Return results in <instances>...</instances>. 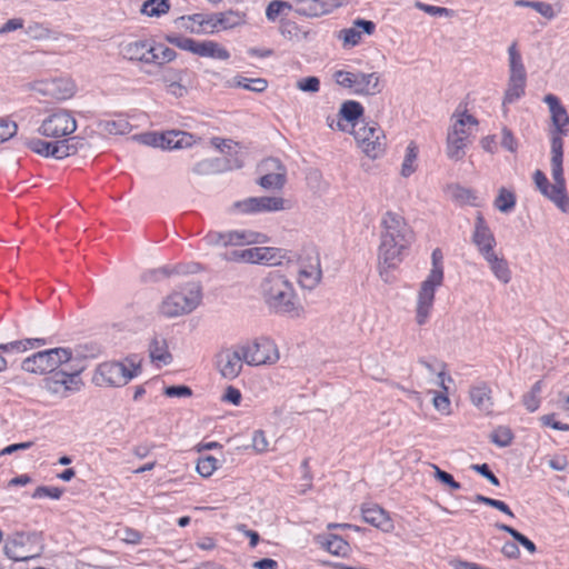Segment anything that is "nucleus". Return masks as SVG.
Masks as SVG:
<instances>
[{"label":"nucleus","instance_id":"1","mask_svg":"<svg viewBox=\"0 0 569 569\" xmlns=\"http://www.w3.org/2000/svg\"><path fill=\"white\" fill-rule=\"evenodd\" d=\"M94 355L93 348L56 347L26 357L20 369L26 375L46 376L42 391L50 398L61 399L81 389V375Z\"/></svg>","mask_w":569,"mask_h":569},{"label":"nucleus","instance_id":"2","mask_svg":"<svg viewBox=\"0 0 569 569\" xmlns=\"http://www.w3.org/2000/svg\"><path fill=\"white\" fill-rule=\"evenodd\" d=\"M80 127L74 110L60 104H46L38 117L36 138L27 142L28 149L44 159L66 160L78 153L81 141L76 136Z\"/></svg>","mask_w":569,"mask_h":569},{"label":"nucleus","instance_id":"3","mask_svg":"<svg viewBox=\"0 0 569 569\" xmlns=\"http://www.w3.org/2000/svg\"><path fill=\"white\" fill-rule=\"evenodd\" d=\"M551 120L550 140V172L552 180L539 169L532 173L535 187L539 193L551 202L559 211L569 214V194L567 192L563 169V141L562 136L569 132V114L565 106L553 94L543 97Z\"/></svg>","mask_w":569,"mask_h":569},{"label":"nucleus","instance_id":"4","mask_svg":"<svg viewBox=\"0 0 569 569\" xmlns=\"http://www.w3.org/2000/svg\"><path fill=\"white\" fill-rule=\"evenodd\" d=\"M379 226L377 261L380 273H387L403 261L416 240V231L405 214L395 209L383 211Z\"/></svg>","mask_w":569,"mask_h":569},{"label":"nucleus","instance_id":"5","mask_svg":"<svg viewBox=\"0 0 569 569\" xmlns=\"http://www.w3.org/2000/svg\"><path fill=\"white\" fill-rule=\"evenodd\" d=\"M247 22L248 19L244 12L229 9L214 13L194 12L183 14L173 20V26L188 34H216L242 28Z\"/></svg>","mask_w":569,"mask_h":569},{"label":"nucleus","instance_id":"6","mask_svg":"<svg viewBox=\"0 0 569 569\" xmlns=\"http://www.w3.org/2000/svg\"><path fill=\"white\" fill-rule=\"evenodd\" d=\"M480 126L478 117L469 109L468 103H459L450 116V124L446 133V154L452 160H461L467 151L469 138Z\"/></svg>","mask_w":569,"mask_h":569},{"label":"nucleus","instance_id":"7","mask_svg":"<svg viewBox=\"0 0 569 569\" xmlns=\"http://www.w3.org/2000/svg\"><path fill=\"white\" fill-rule=\"evenodd\" d=\"M284 266H290L296 286L301 291H311L322 281L323 268L318 249L312 244L290 250Z\"/></svg>","mask_w":569,"mask_h":569},{"label":"nucleus","instance_id":"8","mask_svg":"<svg viewBox=\"0 0 569 569\" xmlns=\"http://www.w3.org/2000/svg\"><path fill=\"white\" fill-rule=\"evenodd\" d=\"M202 301L201 288L197 283H186L163 292L156 303L157 315L167 320H174L193 312Z\"/></svg>","mask_w":569,"mask_h":569},{"label":"nucleus","instance_id":"9","mask_svg":"<svg viewBox=\"0 0 569 569\" xmlns=\"http://www.w3.org/2000/svg\"><path fill=\"white\" fill-rule=\"evenodd\" d=\"M264 301L273 309L295 311L299 308L298 296L291 280L280 272L266 277L260 284Z\"/></svg>","mask_w":569,"mask_h":569},{"label":"nucleus","instance_id":"10","mask_svg":"<svg viewBox=\"0 0 569 569\" xmlns=\"http://www.w3.org/2000/svg\"><path fill=\"white\" fill-rule=\"evenodd\" d=\"M141 373V363L133 359L106 361L98 365L92 373V382L101 388H122Z\"/></svg>","mask_w":569,"mask_h":569},{"label":"nucleus","instance_id":"11","mask_svg":"<svg viewBox=\"0 0 569 569\" xmlns=\"http://www.w3.org/2000/svg\"><path fill=\"white\" fill-rule=\"evenodd\" d=\"M356 148L363 158L377 161L387 151V138L383 129L375 121L361 120L349 130Z\"/></svg>","mask_w":569,"mask_h":569},{"label":"nucleus","instance_id":"12","mask_svg":"<svg viewBox=\"0 0 569 569\" xmlns=\"http://www.w3.org/2000/svg\"><path fill=\"white\" fill-rule=\"evenodd\" d=\"M2 552L13 562H27L38 559L42 555L43 545L38 535L18 531L7 537Z\"/></svg>","mask_w":569,"mask_h":569},{"label":"nucleus","instance_id":"13","mask_svg":"<svg viewBox=\"0 0 569 569\" xmlns=\"http://www.w3.org/2000/svg\"><path fill=\"white\" fill-rule=\"evenodd\" d=\"M289 257V249L261 244L250 246L232 253V260L237 262L263 267H282Z\"/></svg>","mask_w":569,"mask_h":569},{"label":"nucleus","instance_id":"14","mask_svg":"<svg viewBox=\"0 0 569 569\" xmlns=\"http://www.w3.org/2000/svg\"><path fill=\"white\" fill-rule=\"evenodd\" d=\"M164 40L181 51L189 52L199 58L218 61H228L231 58L230 51L213 40H194L190 37L174 34H167Z\"/></svg>","mask_w":569,"mask_h":569},{"label":"nucleus","instance_id":"15","mask_svg":"<svg viewBox=\"0 0 569 569\" xmlns=\"http://www.w3.org/2000/svg\"><path fill=\"white\" fill-rule=\"evenodd\" d=\"M244 362L249 367H267L276 365L280 359V351L274 341L268 338H257L239 346Z\"/></svg>","mask_w":569,"mask_h":569},{"label":"nucleus","instance_id":"16","mask_svg":"<svg viewBox=\"0 0 569 569\" xmlns=\"http://www.w3.org/2000/svg\"><path fill=\"white\" fill-rule=\"evenodd\" d=\"M141 142L161 150H177L192 147L196 139L190 133L172 130L144 133L141 136Z\"/></svg>","mask_w":569,"mask_h":569},{"label":"nucleus","instance_id":"17","mask_svg":"<svg viewBox=\"0 0 569 569\" xmlns=\"http://www.w3.org/2000/svg\"><path fill=\"white\" fill-rule=\"evenodd\" d=\"M269 242V237L253 229H231L221 232L217 237V244L223 248L247 247L254 244H264Z\"/></svg>","mask_w":569,"mask_h":569},{"label":"nucleus","instance_id":"18","mask_svg":"<svg viewBox=\"0 0 569 569\" xmlns=\"http://www.w3.org/2000/svg\"><path fill=\"white\" fill-rule=\"evenodd\" d=\"M258 184L267 191L281 190L286 183V169L276 159H267L259 167Z\"/></svg>","mask_w":569,"mask_h":569},{"label":"nucleus","instance_id":"19","mask_svg":"<svg viewBox=\"0 0 569 569\" xmlns=\"http://www.w3.org/2000/svg\"><path fill=\"white\" fill-rule=\"evenodd\" d=\"M442 282L426 278L418 291L416 302V320L419 325H423L430 316L436 290L441 286Z\"/></svg>","mask_w":569,"mask_h":569},{"label":"nucleus","instance_id":"20","mask_svg":"<svg viewBox=\"0 0 569 569\" xmlns=\"http://www.w3.org/2000/svg\"><path fill=\"white\" fill-rule=\"evenodd\" d=\"M246 365L240 347L224 351L218 360V372L224 380L232 381L240 377Z\"/></svg>","mask_w":569,"mask_h":569},{"label":"nucleus","instance_id":"21","mask_svg":"<svg viewBox=\"0 0 569 569\" xmlns=\"http://www.w3.org/2000/svg\"><path fill=\"white\" fill-rule=\"evenodd\" d=\"M361 519L383 533H391L395 528V521L390 513L379 505L369 503L361 507Z\"/></svg>","mask_w":569,"mask_h":569},{"label":"nucleus","instance_id":"22","mask_svg":"<svg viewBox=\"0 0 569 569\" xmlns=\"http://www.w3.org/2000/svg\"><path fill=\"white\" fill-rule=\"evenodd\" d=\"M375 30L376 26L371 20L357 19L350 27L339 32V39L343 47L355 48L362 42L363 37H371Z\"/></svg>","mask_w":569,"mask_h":569},{"label":"nucleus","instance_id":"23","mask_svg":"<svg viewBox=\"0 0 569 569\" xmlns=\"http://www.w3.org/2000/svg\"><path fill=\"white\" fill-rule=\"evenodd\" d=\"M472 241L480 253V256L487 257L490 253L496 252V239L495 236L486 222L485 218L480 214L476 218L475 230L472 233Z\"/></svg>","mask_w":569,"mask_h":569},{"label":"nucleus","instance_id":"24","mask_svg":"<svg viewBox=\"0 0 569 569\" xmlns=\"http://www.w3.org/2000/svg\"><path fill=\"white\" fill-rule=\"evenodd\" d=\"M44 346V340L40 338H26L9 341L0 345V373L4 372L8 368V361L3 353L21 355L29 351L37 350Z\"/></svg>","mask_w":569,"mask_h":569},{"label":"nucleus","instance_id":"25","mask_svg":"<svg viewBox=\"0 0 569 569\" xmlns=\"http://www.w3.org/2000/svg\"><path fill=\"white\" fill-rule=\"evenodd\" d=\"M419 372L422 378L433 382L437 387L453 385V379L446 366L438 361L422 360L419 362Z\"/></svg>","mask_w":569,"mask_h":569},{"label":"nucleus","instance_id":"26","mask_svg":"<svg viewBox=\"0 0 569 569\" xmlns=\"http://www.w3.org/2000/svg\"><path fill=\"white\" fill-rule=\"evenodd\" d=\"M451 387L452 385H443V387H438L437 390L430 391L431 407L437 415L443 418L450 417L453 412Z\"/></svg>","mask_w":569,"mask_h":569},{"label":"nucleus","instance_id":"27","mask_svg":"<svg viewBox=\"0 0 569 569\" xmlns=\"http://www.w3.org/2000/svg\"><path fill=\"white\" fill-rule=\"evenodd\" d=\"M51 98L57 101H71L77 94L74 80L68 77L50 78Z\"/></svg>","mask_w":569,"mask_h":569},{"label":"nucleus","instance_id":"28","mask_svg":"<svg viewBox=\"0 0 569 569\" xmlns=\"http://www.w3.org/2000/svg\"><path fill=\"white\" fill-rule=\"evenodd\" d=\"M508 60H509V78L508 82L527 84V72L526 68L519 53L517 46L511 44L508 48Z\"/></svg>","mask_w":569,"mask_h":569},{"label":"nucleus","instance_id":"29","mask_svg":"<svg viewBox=\"0 0 569 569\" xmlns=\"http://www.w3.org/2000/svg\"><path fill=\"white\" fill-rule=\"evenodd\" d=\"M148 352L150 360L161 366H170L173 357L169 349V343L166 338L157 336L153 337L149 343Z\"/></svg>","mask_w":569,"mask_h":569},{"label":"nucleus","instance_id":"30","mask_svg":"<svg viewBox=\"0 0 569 569\" xmlns=\"http://www.w3.org/2000/svg\"><path fill=\"white\" fill-rule=\"evenodd\" d=\"M381 78L377 72L359 71L356 96L372 97L381 92Z\"/></svg>","mask_w":569,"mask_h":569},{"label":"nucleus","instance_id":"31","mask_svg":"<svg viewBox=\"0 0 569 569\" xmlns=\"http://www.w3.org/2000/svg\"><path fill=\"white\" fill-rule=\"evenodd\" d=\"M489 267L493 278L500 283H508L511 280V270L508 261L497 251L482 258Z\"/></svg>","mask_w":569,"mask_h":569},{"label":"nucleus","instance_id":"32","mask_svg":"<svg viewBox=\"0 0 569 569\" xmlns=\"http://www.w3.org/2000/svg\"><path fill=\"white\" fill-rule=\"evenodd\" d=\"M317 542L322 550L337 558H345L349 553L348 542L337 535H321Z\"/></svg>","mask_w":569,"mask_h":569},{"label":"nucleus","instance_id":"33","mask_svg":"<svg viewBox=\"0 0 569 569\" xmlns=\"http://www.w3.org/2000/svg\"><path fill=\"white\" fill-rule=\"evenodd\" d=\"M147 39H134L126 42L121 47V56L130 62H147Z\"/></svg>","mask_w":569,"mask_h":569},{"label":"nucleus","instance_id":"34","mask_svg":"<svg viewBox=\"0 0 569 569\" xmlns=\"http://www.w3.org/2000/svg\"><path fill=\"white\" fill-rule=\"evenodd\" d=\"M296 4V12L307 18H318L332 11V8L322 0H298Z\"/></svg>","mask_w":569,"mask_h":569},{"label":"nucleus","instance_id":"35","mask_svg":"<svg viewBox=\"0 0 569 569\" xmlns=\"http://www.w3.org/2000/svg\"><path fill=\"white\" fill-rule=\"evenodd\" d=\"M365 113L362 104L356 100H346L339 106L338 117L343 120L350 129L359 123Z\"/></svg>","mask_w":569,"mask_h":569},{"label":"nucleus","instance_id":"36","mask_svg":"<svg viewBox=\"0 0 569 569\" xmlns=\"http://www.w3.org/2000/svg\"><path fill=\"white\" fill-rule=\"evenodd\" d=\"M247 448L257 456L266 455L271 449V440L266 430L256 428L249 433Z\"/></svg>","mask_w":569,"mask_h":569},{"label":"nucleus","instance_id":"37","mask_svg":"<svg viewBox=\"0 0 569 569\" xmlns=\"http://www.w3.org/2000/svg\"><path fill=\"white\" fill-rule=\"evenodd\" d=\"M448 192L450 194V198L460 204L471 207L479 206L480 198L478 193L471 188L463 187L460 184H452L448 188Z\"/></svg>","mask_w":569,"mask_h":569},{"label":"nucleus","instance_id":"38","mask_svg":"<svg viewBox=\"0 0 569 569\" xmlns=\"http://www.w3.org/2000/svg\"><path fill=\"white\" fill-rule=\"evenodd\" d=\"M169 0H144L140 7V14L148 19H160L170 11Z\"/></svg>","mask_w":569,"mask_h":569},{"label":"nucleus","instance_id":"39","mask_svg":"<svg viewBox=\"0 0 569 569\" xmlns=\"http://www.w3.org/2000/svg\"><path fill=\"white\" fill-rule=\"evenodd\" d=\"M470 403L477 409H485L492 405L491 389L485 383H478L470 388Z\"/></svg>","mask_w":569,"mask_h":569},{"label":"nucleus","instance_id":"40","mask_svg":"<svg viewBox=\"0 0 569 569\" xmlns=\"http://www.w3.org/2000/svg\"><path fill=\"white\" fill-rule=\"evenodd\" d=\"M517 197L512 189L501 187L493 199V206L500 213H509L516 208Z\"/></svg>","mask_w":569,"mask_h":569},{"label":"nucleus","instance_id":"41","mask_svg":"<svg viewBox=\"0 0 569 569\" xmlns=\"http://www.w3.org/2000/svg\"><path fill=\"white\" fill-rule=\"evenodd\" d=\"M221 468V461L213 456H201L196 460L194 471L202 479H209Z\"/></svg>","mask_w":569,"mask_h":569},{"label":"nucleus","instance_id":"42","mask_svg":"<svg viewBox=\"0 0 569 569\" xmlns=\"http://www.w3.org/2000/svg\"><path fill=\"white\" fill-rule=\"evenodd\" d=\"M280 36L290 43H299L307 41L310 37V32L295 22H287L281 27Z\"/></svg>","mask_w":569,"mask_h":569},{"label":"nucleus","instance_id":"43","mask_svg":"<svg viewBox=\"0 0 569 569\" xmlns=\"http://www.w3.org/2000/svg\"><path fill=\"white\" fill-rule=\"evenodd\" d=\"M164 87L169 94L181 98L187 94L188 86L184 83L180 72H172L164 79Z\"/></svg>","mask_w":569,"mask_h":569},{"label":"nucleus","instance_id":"44","mask_svg":"<svg viewBox=\"0 0 569 569\" xmlns=\"http://www.w3.org/2000/svg\"><path fill=\"white\" fill-rule=\"evenodd\" d=\"M490 440L499 448H507L512 445L515 435L508 426H498L490 433Z\"/></svg>","mask_w":569,"mask_h":569},{"label":"nucleus","instance_id":"45","mask_svg":"<svg viewBox=\"0 0 569 569\" xmlns=\"http://www.w3.org/2000/svg\"><path fill=\"white\" fill-rule=\"evenodd\" d=\"M358 76L359 71L352 72L347 70H338L333 73V81L338 87L350 90L352 93H355Z\"/></svg>","mask_w":569,"mask_h":569},{"label":"nucleus","instance_id":"46","mask_svg":"<svg viewBox=\"0 0 569 569\" xmlns=\"http://www.w3.org/2000/svg\"><path fill=\"white\" fill-rule=\"evenodd\" d=\"M19 126L18 122L8 117L0 118V146L4 144L18 134Z\"/></svg>","mask_w":569,"mask_h":569},{"label":"nucleus","instance_id":"47","mask_svg":"<svg viewBox=\"0 0 569 569\" xmlns=\"http://www.w3.org/2000/svg\"><path fill=\"white\" fill-rule=\"evenodd\" d=\"M292 10L289 2L282 0H272L266 7V18L268 21H276L279 17L287 14Z\"/></svg>","mask_w":569,"mask_h":569},{"label":"nucleus","instance_id":"48","mask_svg":"<svg viewBox=\"0 0 569 569\" xmlns=\"http://www.w3.org/2000/svg\"><path fill=\"white\" fill-rule=\"evenodd\" d=\"M259 199L261 212H280L288 208V202L280 196L261 197Z\"/></svg>","mask_w":569,"mask_h":569},{"label":"nucleus","instance_id":"49","mask_svg":"<svg viewBox=\"0 0 569 569\" xmlns=\"http://www.w3.org/2000/svg\"><path fill=\"white\" fill-rule=\"evenodd\" d=\"M442 252L439 249H435L431 252V269L426 278L442 282L443 280V267H442Z\"/></svg>","mask_w":569,"mask_h":569},{"label":"nucleus","instance_id":"50","mask_svg":"<svg viewBox=\"0 0 569 569\" xmlns=\"http://www.w3.org/2000/svg\"><path fill=\"white\" fill-rule=\"evenodd\" d=\"M526 93V86L508 82V87L503 92L501 103L502 106H509L521 99Z\"/></svg>","mask_w":569,"mask_h":569},{"label":"nucleus","instance_id":"51","mask_svg":"<svg viewBox=\"0 0 569 569\" xmlns=\"http://www.w3.org/2000/svg\"><path fill=\"white\" fill-rule=\"evenodd\" d=\"M26 21L21 17H11L0 26V37H6L24 31Z\"/></svg>","mask_w":569,"mask_h":569},{"label":"nucleus","instance_id":"52","mask_svg":"<svg viewBox=\"0 0 569 569\" xmlns=\"http://www.w3.org/2000/svg\"><path fill=\"white\" fill-rule=\"evenodd\" d=\"M26 33L33 40L39 42H47L53 39V32L40 23L30 24Z\"/></svg>","mask_w":569,"mask_h":569},{"label":"nucleus","instance_id":"53","mask_svg":"<svg viewBox=\"0 0 569 569\" xmlns=\"http://www.w3.org/2000/svg\"><path fill=\"white\" fill-rule=\"evenodd\" d=\"M497 527L498 529L510 535L512 539L516 540L519 545H521L529 553L536 552L535 543L519 531L506 525H498Z\"/></svg>","mask_w":569,"mask_h":569},{"label":"nucleus","instance_id":"54","mask_svg":"<svg viewBox=\"0 0 569 569\" xmlns=\"http://www.w3.org/2000/svg\"><path fill=\"white\" fill-rule=\"evenodd\" d=\"M63 495V490L59 487L39 486L34 489L32 497L34 499H50L53 501L60 500Z\"/></svg>","mask_w":569,"mask_h":569},{"label":"nucleus","instance_id":"55","mask_svg":"<svg viewBox=\"0 0 569 569\" xmlns=\"http://www.w3.org/2000/svg\"><path fill=\"white\" fill-rule=\"evenodd\" d=\"M431 469L433 471V477L439 481L441 482L443 486H446L447 488H449L450 490L452 491H458L460 490L461 486L458 481H456L453 479V477L445 471V470H441L438 466L436 465H432L431 466Z\"/></svg>","mask_w":569,"mask_h":569},{"label":"nucleus","instance_id":"56","mask_svg":"<svg viewBox=\"0 0 569 569\" xmlns=\"http://www.w3.org/2000/svg\"><path fill=\"white\" fill-rule=\"evenodd\" d=\"M540 422L543 427L553 431L568 432L569 425L558 419L556 413H546L540 417Z\"/></svg>","mask_w":569,"mask_h":569},{"label":"nucleus","instance_id":"57","mask_svg":"<svg viewBox=\"0 0 569 569\" xmlns=\"http://www.w3.org/2000/svg\"><path fill=\"white\" fill-rule=\"evenodd\" d=\"M236 86L253 92H262L267 89L268 82L262 78L248 79L241 78L236 80Z\"/></svg>","mask_w":569,"mask_h":569},{"label":"nucleus","instance_id":"58","mask_svg":"<svg viewBox=\"0 0 569 569\" xmlns=\"http://www.w3.org/2000/svg\"><path fill=\"white\" fill-rule=\"evenodd\" d=\"M233 207L239 213L242 214L261 212L259 198H246L239 200L233 204Z\"/></svg>","mask_w":569,"mask_h":569},{"label":"nucleus","instance_id":"59","mask_svg":"<svg viewBox=\"0 0 569 569\" xmlns=\"http://www.w3.org/2000/svg\"><path fill=\"white\" fill-rule=\"evenodd\" d=\"M500 144L508 153L515 154L518 152V141L508 128H502L500 131Z\"/></svg>","mask_w":569,"mask_h":569},{"label":"nucleus","instance_id":"60","mask_svg":"<svg viewBox=\"0 0 569 569\" xmlns=\"http://www.w3.org/2000/svg\"><path fill=\"white\" fill-rule=\"evenodd\" d=\"M296 87L301 92L316 93L320 90V80L317 77H307L297 81Z\"/></svg>","mask_w":569,"mask_h":569},{"label":"nucleus","instance_id":"61","mask_svg":"<svg viewBox=\"0 0 569 569\" xmlns=\"http://www.w3.org/2000/svg\"><path fill=\"white\" fill-rule=\"evenodd\" d=\"M158 66L170 63L177 60V52L169 46L158 42Z\"/></svg>","mask_w":569,"mask_h":569},{"label":"nucleus","instance_id":"62","mask_svg":"<svg viewBox=\"0 0 569 569\" xmlns=\"http://www.w3.org/2000/svg\"><path fill=\"white\" fill-rule=\"evenodd\" d=\"M29 90L40 97H51L50 78L33 80L29 83Z\"/></svg>","mask_w":569,"mask_h":569},{"label":"nucleus","instance_id":"63","mask_svg":"<svg viewBox=\"0 0 569 569\" xmlns=\"http://www.w3.org/2000/svg\"><path fill=\"white\" fill-rule=\"evenodd\" d=\"M529 8L533 9L537 13H539L541 17H543L547 20H552L556 17V10L550 3L547 2H527L526 3Z\"/></svg>","mask_w":569,"mask_h":569},{"label":"nucleus","instance_id":"64","mask_svg":"<svg viewBox=\"0 0 569 569\" xmlns=\"http://www.w3.org/2000/svg\"><path fill=\"white\" fill-rule=\"evenodd\" d=\"M480 149L488 156H493L498 151V140L495 134H485L479 140Z\"/></svg>","mask_w":569,"mask_h":569}]
</instances>
